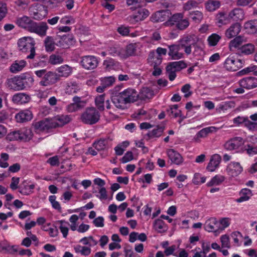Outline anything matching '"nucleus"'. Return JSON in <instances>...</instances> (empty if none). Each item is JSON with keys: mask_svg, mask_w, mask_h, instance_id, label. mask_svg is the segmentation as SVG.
<instances>
[{"mask_svg": "<svg viewBox=\"0 0 257 257\" xmlns=\"http://www.w3.org/2000/svg\"><path fill=\"white\" fill-rule=\"evenodd\" d=\"M59 222L60 223L59 229L60 231L62 233L63 237L66 238L68 233L69 223L64 220H60Z\"/></svg>", "mask_w": 257, "mask_h": 257, "instance_id": "51", "label": "nucleus"}, {"mask_svg": "<svg viewBox=\"0 0 257 257\" xmlns=\"http://www.w3.org/2000/svg\"><path fill=\"white\" fill-rule=\"evenodd\" d=\"M221 160V157L219 155L216 154L212 155L207 166V170L210 172L214 171L219 166Z\"/></svg>", "mask_w": 257, "mask_h": 257, "instance_id": "24", "label": "nucleus"}, {"mask_svg": "<svg viewBox=\"0 0 257 257\" xmlns=\"http://www.w3.org/2000/svg\"><path fill=\"white\" fill-rule=\"evenodd\" d=\"M240 197L236 199V202L241 203L248 200L252 196V193L251 190L248 188L242 189L239 192Z\"/></svg>", "mask_w": 257, "mask_h": 257, "instance_id": "33", "label": "nucleus"}, {"mask_svg": "<svg viewBox=\"0 0 257 257\" xmlns=\"http://www.w3.org/2000/svg\"><path fill=\"white\" fill-rule=\"evenodd\" d=\"M42 8L43 10L40 11V12L37 11L34 13L33 17L34 19L38 20L42 19L47 15L48 13L47 9L44 7H42Z\"/></svg>", "mask_w": 257, "mask_h": 257, "instance_id": "62", "label": "nucleus"}, {"mask_svg": "<svg viewBox=\"0 0 257 257\" xmlns=\"http://www.w3.org/2000/svg\"><path fill=\"white\" fill-rule=\"evenodd\" d=\"M198 40L197 37L194 34L184 35L180 39L179 44L183 48L184 52L187 55L191 54L192 47L197 43Z\"/></svg>", "mask_w": 257, "mask_h": 257, "instance_id": "4", "label": "nucleus"}, {"mask_svg": "<svg viewBox=\"0 0 257 257\" xmlns=\"http://www.w3.org/2000/svg\"><path fill=\"white\" fill-rule=\"evenodd\" d=\"M220 39L221 37L219 35L215 33L211 34L207 39L209 45L210 46H216Z\"/></svg>", "mask_w": 257, "mask_h": 257, "instance_id": "56", "label": "nucleus"}, {"mask_svg": "<svg viewBox=\"0 0 257 257\" xmlns=\"http://www.w3.org/2000/svg\"><path fill=\"white\" fill-rule=\"evenodd\" d=\"M228 17L234 21L242 20L244 18L243 11L240 8L234 9L229 12Z\"/></svg>", "mask_w": 257, "mask_h": 257, "instance_id": "32", "label": "nucleus"}, {"mask_svg": "<svg viewBox=\"0 0 257 257\" xmlns=\"http://www.w3.org/2000/svg\"><path fill=\"white\" fill-rule=\"evenodd\" d=\"M74 38L72 35L63 36L59 41V45L63 48H67L74 43Z\"/></svg>", "mask_w": 257, "mask_h": 257, "instance_id": "36", "label": "nucleus"}, {"mask_svg": "<svg viewBox=\"0 0 257 257\" xmlns=\"http://www.w3.org/2000/svg\"><path fill=\"white\" fill-rule=\"evenodd\" d=\"M203 2V0H188L182 5L184 11H189L199 7V5Z\"/></svg>", "mask_w": 257, "mask_h": 257, "instance_id": "30", "label": "nucleus"}, {"mask_svg": "<svg viewBox=\"0 0 257 257\" xmlns=\"http://www.w3.org/2000/svg\"><path fill=\"white\" fill-rule=\"evenodd\" d=\"M59 80L57 73L52 71H47L42 79L40 81V85L47 86L56 83Z\"/></svg>", "mask_w": 257, "mask_h": 257, "instance_id": "11", "label": "nucleus"}, {"mask_svg": "<svg viewBox=\"0 0 257 257\" xmlns=\"http://www.w3.org/2000/svg\"><path fill=\"white\" fill-rule=\"evenodd\" d=\"M228 16L224 12H219L216 16V20L220 25H226L229 22Z\"/></svg>", "mask_w": 257, "mask_h": 257, "instance_id": "47", "label": "nucleus"}, {"mask_svg": "<svg viewBox=\"0 0 257 257\" xmlns=\"http://www.w3.org/2000/svg\"><path fill=\"white\" fill-rule=\"evenodd\" d=\"M51 119H46L40 121L35 124V128L37 133L41 132H48L52 128H54Z\"/></svg>", "mask_w": 257, "mask_h": 257, "instance_id": "15", "label": "nucleus"}, {"mask_svg": "<svg viewBox=\"0 0 257 257\" xmlns=\"http://www.w3.org/2000/svg\"><path fill=\"white\" fill-rule=\"evenodd\" d=\"M21 81V75L15 76L7 80L6 82V86L10 89L15 91L22 90V84Z\"/></svg>", "mask_w": 257, "mask_h": 257, "instance_id": "13", "label": "nucleus"}, {"mask_svg": "<svg viewBox=\"0 0 257 257\" xmlns=\"http://www.w3.org/2000/svg\"><path fill=\"white\" fill-rule=\"evenodd\" d=\"M154 91L149 87H143L140 93V99L143 100L151 99L154 96Z\"/></svg>", "mask_w": 257, "mask_h": 257, "instance_id": "37", "label": "nucleus"}, {"mask_svg": "<svg viewBox=\"0 0 257 257\" xmlns=\"http://www.w3.org/2000/svg\"><path fill=\"white\" fill-rule=\"evenodd\" d=\"M248 116H238L234 118L232 120L233 123L236 126H239L243 124L245 127V124L248 119Z\"/></svg>", "mask_w": 257, "mask_h": 257, "instance_id": "57", "label": "nucleus"}, {"mask_svg": "<svg viewBox=\"0 0 257 257\" xmlns=\"http://www.w3.org/2000/svg\"><path fill=\"white\" fill-rule=\"evenodd\" d=\"M108 143L107 139H100L93 143V147L97 151L104 150Z\"/></svg>", "mask_w": 257, "mask_h": 257, "instance_id": "45", "label": "nucleus"}, {"mask_svg": "<svg viewBox=\"0 0 257 257\" xmlns=\"http://www.w3.org/2000/svg\"><path fill=\"white\" fill-rule=\"evenodd\" d=\"M244 141L242 138L235 137L226 141L223 147L226 151H234L238 150L244 144Z\"/></svg>", "mask_w": 257, "mask_h": 257, "instance_id": "8", "label": "nucleus"}, {"mask_svg": "<svg viewBox=\"0 0 257 257\" xmlns=\"http://www.w3.org/2000/svg\"><path fill=\"white\" fill-rule=\"evenodd\" d=\"M244 29L248 34H254L257 33V20H252L244 24Z\"/></svg>", "mask_w": 257, "mask_h": 257, "instance_id": "31", "label": "nucleus"}, {"mask_svg": "<svg viewBox=\"0 0 257 257\" xmlns=\"http://www.w3.org/2000/svg\"><path fill=\"white\" fill-rule=\"evenodd\" d=\"M206 9L209 12H213L220 7V2L218 1L209 0L205 4Z\"/></svg>", "mask_w": 257, "mask_h": 257, "instance_id": "43", "label": "nucleus"}, {"mask_svg": "<svg viewBox=\"0 0 257 257\" xmlns=\"http://www.w3.org/2000/svg\"><path fill=\"white\" fill-rule=\"evenodd\" d=\"M168 55L172 60H179L184 57V53L181 51L183 49L180 44L168 45Z\"/></svg>", "mask_w": 257, "mask_h": 257, "instance_id": "9", "label": "nucleus"}, {"mask_svg": "<svg viewBox=\"0 0 257 257\" xmlns=\"http://www.w3.org/2000/svg\"><path fill=\"white\" fill-rule=\"evenodd\" d=\"M115 81V78L113 76L102 77L100 78L101 84L106 88L111 86Z\"/></svg>", "mask_w": 257, "mask_h": 257, "instance_id": "52", "label": "nucleus"}, {"mask_svg": "<svg viewBox=\"0 0 257 257\" xmlns=\"http://www.w3.org/2000/svg\"><path fill=\"white\" fill-rule=\"evenodd\" d=\"M241 26L239 23H234L225 31V36L228 39H232L237 36L241 31Z\"/></svg>", "mask_w": 257, "mask_h": 257, "instance_id": "16", "label": "nucleus"}, {"mask_svg": "<svg viewBox=\"0 0 257 257\" xmlns=\"http://www.w3.org/2000/svg\"><path fill=\"white\" fill-rule=\"evenodd\" d=\"M81 118L85 123L92 124L99 120L100 114L94 107H89L82 114Z\"/></svg>", "mask_w": 257, "mask_h": 257, "instance_id": "5", "label": "nucleus"}, {"mask_svg": "<svg viewBox=\"0 0 257 257\" xmlns=\"http://www.w3.org/2000/svg\"><path fill=\"white\" fill-rule=\"evenodd\" d=\"M31 99V97L25 93H17L14 94L12 97V101L16 104H23L28 102Z\"/></svg>", "mask_w": 257, "mask_h": 257, "instance_id": "25", "label": "nucleus"}, {"mask_svg": "<svg viewBox=\"0 0 257 257\" xmlns=\"http://www.w3.org/2000/svg\"><path fill=\"white\" fill-rule=\"evenodd\" d=\"M48 27L46 23H37L34 22L30 32L35 33L40 36H45Z\"/></svg>", "mask_w": 257, "mask_h": 257, "instance_id": "19", "label": "nucleus"}, {"mask_svg": "<svg viewBox=\"0 0 257 257\" xmlns=\"http://www.w3.org/2000/svg\"><path fill=\"white\" fill-rule=\"evenodd\" d=\"M47 61L44 56L39 57L31 62L33 67H45L47 65Z\"/></svg>", "mask_w": 257, "mask_h": 257, "instance_id": "46", "label": "nucleus"}, {"mask_svg": "<svg viewBox=\"0 0 257 257\" xmlns=\"http://www.w3.org/2000/svg\"><path fill=\"white\" fill-rule=\"evenodd\" d=\"M15 117L18 122H24L31 120L33 117V114L30 110L25 109L17 113Z\"/></svg>", "mask_w": 257, "mask_h": 257, "instance_id": "21", "label": "nucleus"}, {"mask_svg": "<svg viewBox=\"0 0 257 257\" xmlns=\"http://www.w3.org/2000/svg\"><path fill=\"white\" fill-rule=\"evenodd\" d=\"M215 129V127L214 126L204 128L197 133L196 136L197 138H205L208 134L213 132Z\"/></svg>", "mask_w": 257, "mask_h": 257, "instance_id": "55", "label": "nucleus"}, {"mask_svg": "<svg viewBox=\"0 0 257 257\" xmlns=\"http://www.w3.org/2000/svg\"><path fill=\"white\" fill-rule=\"evenodd\" d=\"M104 94L98 95L95 98V104L97 108L100 111H103L104 109L105 104ZM106 107L107 109L110 108V103L108 100L105 101Z\"/></svg>", "mask_w": 257, "mask_h": 257, "instance_id": "22", "label": "nucleus"}, {"mask_svg": "<svg viewBox=\"0 0 257 257\" xmlns=\"http://www.w3.org/2000/svg\"><path fill=\"white\" fill-rule=\"evenodd\" d=\"M244 61L235 58L234 55H230L224 62V67L228 71H236L242 68Z\"/></svg>", "mask_w": 257, "mask_h": 257, "instance_id": "6", "label": "nucleus"}, {"mask_svg": "<svg viewBox=\"0 0 257 257\" xmlns=\"http://www.w3.org/2000/svg\"><path fill=\"white\" fill-rule=\"evenodd\" d=\"M128 146V142L124 141L120 145H118L115 148V151L117 155H121L125 149Z\"/></svg>", "mask_w": 257, "mask_h": 257, "instance_id": "59", "label": "nucleus"}, {"mask_svg": "<svg viewBox=\"0 0 257 257\" xmlns=\"http://www.w3.org/2000/svg\"><path fill=\"white\" fill-rule=\"evenodd\" d=\"M205 229L208 232H216L218 229V223L215 218H210L204 224Z\"/></svg>", "mask_w": 257, "mask_h": 257, "instance_id": "27", "label": "nucleus"}, {"mask_svg": "<svg viewBox=\"0 0 257 257\" xmlns=\"http://www.w3.org/2000/svg\"><path fill=\"white\" fill-rule=\"evenodd\" d=\"M80 63L82 66L86 69H93L97 67L98 60L93 56H85L82 57Z\"/></svg>", "mask_w": 257, "mask_h": 257, "instance_id": "12", "label": "nucleus"}, {"mask_svg": "<svg viewBox=\"0 0 257 257\" xmlns=\"http://www.w3.org/2000/svg\"><path fill=\"white\" fill-rule=\"evenodd\" d=\"M231 40L229 44V47L231 50L232 48H237L240 47L243 42V37L241 36H237Z\"/></svg>", "mask_w": 257, "mask_h": 257, "instance_id": "50", "label": "nucleus"}, {"mask_svg": "<svg viewBox=\"0 0 257 257\" xmlns=\"http://www.w3.org/2000/svg\"><path fill=\"white\" fill-rule=\"evenodd\" d=\"M255 50L254 45L251 43H248L241 46L239 51L241 53L246 55H250L253 53Z\"/></svg>", "mask_w": 257, "mask_h": 257, "instance_id": "44", "label": "nucleus"}, {"mask_svg": "<svg viewBox=\"0 0 257 257\" xmlns=\"http://www.w3.org/2000/svg\"><path fill=\"white\" fill-rule=\"evenodd\" d=\"M225 180V177L220 175H216L207 183V186L211 187L214 185H219Z\"/></svg>", "mask_w": 257, "mask_h": 257, "instance_id": "48", "label": "nucleus"}, {"mask_svg": "<svg viewBox=\"0 0 257 257\" xmlns=\"http://www.w3.org/2000/svg\"><path fill=\"white\" fill-rule=\"evenodd\" d=\"M53 127L61 126L68 123L71 120V117L68 115H58L51 118Z\"/></svg>", "mask_w": 257, "mask_h": 257, "instance_id": "20", "label": "nucleus"}, {"mask_svg": "<svg viewBox=\"0 0 257 257\" xmlns=\"http://www.w3.org/2000/svg\"><path fill=\"white\" fill-rule=\"evenodd\" d=\"M49 62L52 65H57L63 62V58L56 54H52L49 57Z\"/></svg>", "mask_w": 257, "mask_h": 257, "instance_id": "58", "label": "nucleus"}, {"mask_svg": "<svg viewBox=\"0 0 257 257\" xmlns=\"http://www.w3.org/2000/svg\"><path fill=\"white\" fill-rule=\"evenodd\" d=\"M80 89V87L76 82L70 81L66 83L64 91L66 94H72L76 93Z\"/></svg>", "mask_w": 257, "mask_h": 257, "instance_id": "35", "label": "nucleus"}, {"mask_svg": "<svg viewBox=\"0 0 257 257\" xmlns=\"http://www.w3.org/2000/svg\"><path fill=\"white\" fill-rule=\"evenodd\" d=\"M112 101L115 106L120 109H124L128 103V89H125L118 95L113 96Z\"/></svg>", "mask_w": 257, "mask_h": 257, "instance_id": "7", "label": "nucleus"}, {"mask_svg": "<svg viewBox=\"0 0 257 257\" xmlns=\"http://www.w3.org/2000/svg\"><path fill=\"white\" fill-rule=\"evenodd\" d=\"M27 65L24 60H16L14 62L10 67V70L13 73H17L22 71Z\"/></svg>", "mask_w": 257, "mask_h": 257, "instance_id": "26", "label": "nucleus"}, {"mask_svg": "<svg viewBox=\"0 0 257 257\" xmlns=\"http://www.w3.org/2000/svg\"><path fill=\"white\" fill-rule=\"evenodd\" d=\"M183 13H176L172 15L170 10L158 11L153 14L150 18L151 22L156 23L166 21L164 25L168 27L175 26L180 31H183L188 28L190 22L188 18H184Z\"/></svg>", "mask_w": 257, "mask_h": 257, "instance_id": "1", "label": "nucleus"}, {"mask_svg": "<svg viewBox=\"0 0 257 257\" xmlns=\"http://www.w3.org/2000/svg\"><path fill=\"white\" fill-rule=\"evenodd\" d=\"M167 155L172 163L177 165H181L183 159L181 155L174 149H169L167 151Z\"/></svg>", "mask_w": 257, "mask_h": 257, "instance_id": "23", "label": "nucleus"}, {"mask_svg": "<svg viewBox=\"0 0 257 257\" xmlns=\"http://www.w3.org/2000/svg\"><path fill=\"white\" fill-rule=\"evenodd\" d=\"M154 227L158 232H163L166 231L167 229V225L161 219H158L155 220Z\"/></svg>", "mask_w": 257, "mask_h": 257, "instance_id": "49", "label": "nucleus"}, {"mask_svg": "<svg viewBox=\"0 0 257 257\" xmlns=\"http://www.w3.org/2000/svg\"><path fill=\"white\" fill-rule=\"evenodd\" d=\"M188 16L195 23H200L203 18V13L198 10L190 12Z\"/></svg>", "mask_w": 257, "mask_h": 257, "instance_id": "39", "label": "nucleus"}, {"mask_svg": "<svg viewBox=\"0 0 257 257\" xmlns=\"http://www.w3.org/2000/svg\"><path fill=\"white\" fill-rule=\"evenodd\" d=\"M21 77L23 90L30 88L34 85V79L31 72H28L22 73L21 74Z\"/></svg>", "mask_w": 257, "mask_h": 257, "instance_id": "18", "label": "nucleus"}, {"mask_svg": "<svg viewBox=\"0 0 257 257\" xmlns=\"http://www.w3.org/2000/svg\"><path fill=\"white\" fill-rule=\"evenodd\" d=\"M34 187L33 184L25 181L20 187V192L23 195H29L32 193Z\"/></svg>", "mask_w": 257, "mask_h": 257, "instance_id": "40", "label": "nucleus"}, {"mask_svg": "<svg viewBox=\"0 0 257 257\" xmlns=\"http://www.w3.org/2000/svg\"><path fill=\"white\" fill-rule=\"evenodd\" d=\"M149 11L146 9H139L130 16V25L142 21L149 16Z\"/></svg>", "mask_w": 257, "mask_h": 257, "instance_id": "10", "label": "nucleus"}, {"mask_svg": "<svg viewBox=\"0 0 257 257\" xmlns=\"http://www.w3.org/2000/svg\"><path fill=\"white\" fill-rule=\"evenodd\" d=\"M206 178L202 177L199 173H195L192 180L193 183L195 185H199L205 183Z\"/></svg>", "mask_w": 257, "mask_h": 257, "instance_id": "61", "label": "nucleus"}, {"mask_svg": "<svg viewBox=\"0 0 257 257\" xmlns=\"http://www.w3.org/2000/svg\"><path fill=\"white\" fill-rule=\"evenodd\" d=\"M164 130L165 126H157L156 128L153 129L151 131H149L147 135L149 139L159 138L162 135Z\"/></svg>", "mask_w": 257, "mask_h": 257, "instance_id": "42", "label": "nucleus"}, {"mask_svg": "<svg viewBox=\"0 0 257 257\" xmlns=\"http://www.w3.org/2000/svg\"><path fill=\"white\" fill-rule=\"evenodd\" d=\"M177 72L187 67V64L183 61L171 62L169 63Z\"/></svg>", "mask_w": 257, "mask_h": 257, "instance_id": "53", "label": "nucleus"}, {"mask_svg": "<svg viewBox=\"0 0 257 257\" xmlns=\"http://www.w3.org/2000/svg\"><path fill=\"white\" fill-rule=\"evenodd\" d=\"M147 239V236L145 233H139L137 232H132L130 233V242H134L137 240L141 241H145Z\"/></svg>", "mask_w": 257, "mask_h": 257, "instance_id": "38", "label": "nucleus"}, {"mask_svg": "<svg viewBox=\"0 0 257 257\" xmlns=\"http://www.w3.org/2000/svg\"><path fill=\"white\" fill-rule=\"evenodd\" d=\"M17 23L19 26L30 31L34 21L28 17L23 16L18 18Z\"/></svg>", "mask_w": 257, "mask_h": 257, "instance_id": "28", "label": "nucleus"}, {"mask_svg": "<svg viewBox=\"0 0 257 257\" xmlns=\"http://www.w3.org/2000/svg\"><path fill=\"white\" fill-rule=\"evenodd\" d=\"M56 71L59 80L60 77L66 78L69 76L72 73V68L68 65H63L58 67Z\"/></svg>", "mask_w": 257, "mask_h": 257, "instance_id": "29", "label": "nucleus"}, {"mask_svg": "<svg viewBox=\"0 0 257 257\" xmlns=\"http://www.w3.org/2000/svg\"><path fill=\"white\" fill-rule=\"evenodd\" d=\"M245 127L250 131H257V122L252 121L248 118L245 124Z\"/></svg>", "mask_w": 257, "mask_h": 257, "instance_id": "64", "label": "nucleus"}, {"mask_svg": "<svg viewBox=\"0 0 257 257\" xmlns=\"http://www.w3.org/2000/svg\"><path fill=\"white\" fill-rule=\"evenodd\" d=\"M240 86L244 87L247 90L257 87V78L248 76L243 78L239 81Z\"/></svg>", "mask_w": 257, "mask_h": 257, "instance_id": "14", "label": "nucleus"}, {"mask_svg": "<svg viewBox=\"0 0 257 257\" xmlns=\"http://www.w3.org/2000/svg\"><path fill=\"white\" fill-rule=\"evenodd\" d=\"M74 250L76 253H80L84 256L89 255L91 252V248L87 246L78 244L74 246Z\"/></svg>", "mask_w": 257, "mask_h": 257, "instance_id": "41", "label": "nucleus"}, {"mask_svg": "<svg viewBox=\"0 0 257 257\" xmlns=\"http://www.w3.org/2000/svg\"><path fill=\"white\" fill-rule=\"evenodd\" d=\"M156 54L155 52L152 51L150 52L149 54V58L152 59L154 58L155 60L153 61L152 62V65L154 66V65L159 66L160 64H161L162 62V57H159L158 56H156Z\"/></svg>", "mask_w": 257, "mask_h": 257, "instance_id": "60", "label": "nucleus"}, {"mask_svg": "<svg viewBox=\"0 0 257 257\" xmlns=\"http://www.w3.org/2000/svg\"><path fill=\"white\" fill-rule=\"evenodd\" d=\"M74 22V19L71 16H65L60 20V23L62 24L69 25Z\"/></svg>", "mask_w": 257, "mask_h": 257, "instance_id": "63", "label": "nucleus"}, {"mask_svg": "<svg viewBox=\"0 0 257 257\" xmlns=\"http://www.w3.org/2000/svg\"><path fill=\"white\" fill-rule=\"evenodd\" d=\"M18 47L21 51L25 53H30L27 56L28 59H33L35 58V42L34 39L31 37H24L18 40Z\"/></svg>", "mask_w": 257, "mask_h": 257, "instance_id": "2", "label": "nucleus"}, {"mask_svg": "<svg viewBox=\"0 0 257 257\" xmlns=\"http://www.w3.org/2000/svg\"><path fill=\"white\" fill-rule=\"evenodd\" d=\"M167 114L170 118H176L178 116H181V111L178 109V105L174 104L170 105L166 110Z\"/></svg>", "mask_w": 257, "mask_h": 257, "instance_id": "34", "label": "nucleus"}, {"mask_svg": "<svg viewBox=\"0 0 257 257\" xmlns=\"http://www.w3.org/2000/svg\"><path fill=\"white\" fill-rule=\"evenodd\" d=\"M243 169L238 162H231L227 166L226 171L228 174L232 177H236L240 174Z\"/></svg>", "mask_w": 257, "mask_h": 257, "instance_id": "17", "label": "nucleus"}, {"mask_svg": "<svg viewBox=\"0 0 257 257\" xmlns=\"http://www.w3.org/2000/svg\"><path fill=\"white\" fill-rule=\"evenodd\" d=\"M32 132L30 128L24 127L8 134L7 139L10 141H28L32 138Z\"/></svg>", "mask_w": 257, "mask_h": 257, "instance_id": "3", "label": "nucleus"}, {"mask_svg": "<svg viewBox=\"0 0 257 257\" xmlns=\"http://www.w3.org/2000/svg\"><path fill=\"white\" fill-rule=\"evenodd\" d=\"M245 151L249 156H253L257 154V147L252 144H248L245 146V149L242 152Z\"/></svg>", "mask_w": 257, "mask_h": 257, "instance_id": "54", "label": "nucleus"}]
</instances>
